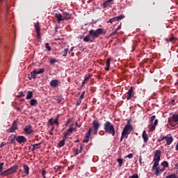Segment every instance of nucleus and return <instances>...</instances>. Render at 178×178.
Listing matches in <instances>:
<instances>
[{"label": "nucleus", "mask_w": 178, "mask_h": 178, "mask_svg": "<svg viewBox=\"0 0 178 178\" xmlns=\"http://www.w3.org/2000/svg\"><path fill=\"white\" fill-rule=\"evenodd\" d=\"M161 150H156L153 158L154 163L152 168V170L154 172V175L156 176H159V175H161L164 172L163 168L159 167V162L161 161Z\"/></svg>", "instance_id": "f257e3e1"}, {"label": "nucleus", "mask_w": 178, "mask_h": 178, "mask_svg": "<svg viewBox=\"0 0 178 178\" xmlns=\"http://www.w3.org/2000/svg\"><path fill=\"white\" fill-rule=\"evenodd\" d=\"M3 165H5V163H0V176H1V177H6L8 176H10V175H15V173H16V172H17V170L19 169V166H17V165H15L3 171Z\"/></svg>", "instance_id": "f03ea898"}, {"label": "nucleus", "mask_w": 178, "mask_h": 178, "mask_svg": "<svg viewBox=\"0 0 178 178\" xmlns=\"http://www.w3.org/2000/svg\"><path fill=\"white\" fill-rule=\"evenodd\" d=\"M133 131V125L130 122H127V124L123 128L122 132L121 134L120 143L124 140V138H128L129 134Z\"/></svg>", "instance_id": "7ed1b4c3"}, {"label": "nucleus", "mask_w": 178, "mask_h": 178, "mask_svg": "<svg viewBox=\"0 0 178 178\" xmlns=\"http://www.w3.org/2000/svg\"><path fill=\"white\" fill-rule=\"evenodd\" d=\"M89 34L93 40H95V38H98V37H99L101 34H106V32L104 31V29L99 28L96 31L91 29L90 31H89Z\"/></svg>", "instance_id": "20e7f679"}, {"label": "nucleus", "mask_w": 178, "mask_h": 178, "mask_svg": "<svg viewBox=\"0 0 178 178\" xmlns=\"http://www.w3.org/2000/svg\"><path fill=\"white\" fill-rule=\"evenodd\" d=\"M104 129L108 134H111L113 136H115V127H113V124L111 122L106 121L104 124Z\"/></svg>", "instance_id": "39448f33"}, {"label": "nucleus", "mask_w": 178, "mask_h": 178, "mask_svg": "<svg viewBox=\"0 0 178 178\" xmlns=\"http://www.w3.org/2000/svg\"><path fill=\"white\" fill-rule=\"evenodd\" d=\"M156 118V116L155 115H152L150 118L149 124L148 126L149 133H152L155 130L156 126H158V120H155Z\"/></svg>", "instance_id": "423d86ee"}, {"label": "nucleus", "mask_w": 178, "mask_h": 178, "mask_svg": "<svg viewBox=\"0 0 178 178\" xmlns=\"http://www.w3.org/2000/svg\"><path fill=\"white\" fill-rule=\"evenodd\" d=\"M73 126H74V123L70 125V128L64 132L65 135L63 136V137L67 138V137L72 136V133H73V131H76V127H74Z\"/></svg>", "instance_id": "0eeeda50"}, {"label": "nucleus", "mask_w": 178, "mask_h": 178, "mask_svg": "<svg viewBox=\"0 0 178 178\" xmlns=\"http://www.w3.org/2000/svg\"><path fill=\"white\" fill-rule=\"evenodd\" d=\"M44 72H45V69L44 68H41L38 71L33 70L31 73V76L29 77L30 80H31V79H35V77H37L36 74H42V73H44Z\"/></svg>", "instance_id": "6e6552de"}, {"label": "nucleus", "mask_w": 178, "mask_h": 178, "mask_svg": "<svg viewBox=\"0 0 178 178\" xmlns=\"http://www.w3.org/2000/svg\"><path fill=\"white\" fill-rule=\"evenodd\" d=\"M60 117V115H58L54 120L53 118H50L49 120V126H54V124H56V126H59V118Z\"/></svg>", "instance_id": "1a4fd4ad"}, {"label": "nucleus", "mask_w": 178, "mask_h": 178, "mask_svg": "<svg viewBox=\"0 0 178 178\" xmlns=\"http://www.w3.org/2000/svg\"><path fill=\"white\" fill-rule=\"evenodd\" d=\"M92 126H93L94 134H97L98 130H99V126H101V124L99 123L98 121L97 120H93Z\"/></svg>", "instance_id": "9d476101"}, {"label": "nucleus", "mask_w": 178, "mask_h": 178, "mask_svg": "<svg viewBox=\"0 0 178 178\" xmlns=\"http://www.w3.org/2000/svg\"><path fill=\"white\" fill-rule=\"evenodd\" d=\"M164 140H165L167 145H170L173 143V137L171 134L164 136Z\"/></svg>", "instance_id": "9b49d317"}, {"label": "nucleus", "mask_w": 178, "mask_h": 178, "mask_svg": "<svg viewBox=\"0 0 178 178\" xmlns=\"http://www.w3.org/2000/svg\"><path fill=\"white\" fill-rule=\"evenodd\" d=\"M17 130V124L14 121L13 125L8 129V133H15Z\"/></svg>", "instance_id": "f8f14e48"}, {"label": "nucleus", "mask_w": 178, "mask_h": 178, "mask_svg": "<svg viewBox=\"0 0 178 178\" xmlns=\"http://www.w3.org/2000/svg\"><path fill=\"white\" fill-rule=\"evenodd\" d=\"M133 97H134V93L133 92V87H131L127 92V101H129V99H131Z\"/></svg>", "instance_id": "ddd939ff"}, {"label": "nucleus", "mask_w": 178, "mask_h": 178, "mask_svg": "<svg viewBox=\"0 0 178 178\" xmlns=\"http://www.w3.org/2000/svg\"><path fill=\"white\" fill-rule=\"evenodd\" d=\"M16 141L19 144H22L23 143H26V141H27V139L23 136H19L16 138Z\"/></svg>", "instance_id": "4468645a"}, {"label": "nucleus", "mask_w": 178, "mask_h": 178, "mask_svg": "<svg viewBox=\"0 0 178 178\" xmlns=\"http://www.w3.org/2000/svg\"><path fill=\"white\" fill-rule=\"evenodd\" d=\"M24 131L26 133V134H31V133H33V129L31 125L29 124L25 126Z\"/></svg>", "instance_id": "2eb2a0df"}, {"label": "nucleus", "mask_w": 178, "mask_h": 178, "mask_svg": "<svg viewBox=\"0 0 178 178\" xmlns=\"http://www.w3.org/2000/svg\"><path fill=\"white\" fill-rule=\"evenodd\" d=\"M60 83V82L59 81V80L54 79L50 81V86H51V87L56 88V87H58V86H59Z\"/></svg>", "instance_id": "dca6fc26"}, {"label": "nucleus", "mask_w": 178, "mask_h": 178, "mask_svg": "<svg viewBox=\"0 0 178 178\" xmlns=\"http://www.w3.org/2000/svg\"><path fill=\"white\" fill-rule=\"evenodd\" d=\"M56 17L57 19L58 23H60V22H63V20H65L63 18V15L59 13H56Z\"/></svg>", "instance_id": "f3484780"}, {"label": "nucleus", "mask_w": 178, "mask_h": 178, "mask_svg": "<svg viewBox=\"0 0 178 178\" xmlns=\"http://www.w3.org/2000/svg\"><path fill=\"white\" fill-rule=\"evenodd\" d=\"M142 138H143V141L145 143H148V134H147V131H143L142 134Z\"/></svg>", "instance_id": "a211bd4d"}, {"label": "nucleus", "mask_w": 178, "mask_h": 178, "mask_svg": "<svg viewBox=\"0 0 178 178\" xmlns=\"http://www.w3.org/2000/svg\"><path fill=\"white\" fill-rule=\"evenodd\" d=\"M66 140H67V138H66V136H63V140L59 142L58 147H59L60 148L63 147L65 145V143H66Z\"/></svg>", "instance_id": "6ab92c4d"}, {"label": "nucleus", "mask_w": 178, "mask_h": 178, "mask_svg": "<svg viewBox=\"0 0 178 178\" xmlns=\"http://www.w3.org/2000/svg\"><path fill=\"white\" fill-rule=\"evenodd\" d=\"M92 74H89L88 76H86V78L82 82V87H84V86L87 84V82L88 81V80H90V77H92Z\"/></svg>", "instance_id": "aec40b11"}, {"label": "nucleus", "mask_w": 178, "mask_h": 178, "mask_svg": "<svg viewBox=\"0 0 178 178\" xmlns=\"http://www.w3.org/2000/svg\"><path fill=\"white\" fill-rule=\"evenodd\" d=\"M24 172L25 174V176H27L30 173V168H29V165H24Z\"/></svg>", "instance_id": "412c9836"}, {"label": "nucleus", "mask_w": 178, "mask_h": 178, "mask_svg": "<svg viewBox=\"0 0 178 178\" xmlns=\"http://www.w3.org/2000/svg\"><path fill=\"white\" fill-rule=\"evenodd\" d=\"M94 40H91V35L90 33L83 38L84 42H93Z\"/></svg>", "instance_id": "4be33fe9"}, {"label": "nucleus", "mask_w": 178, "mask_h": 178, "mask_svg": "<svg viewBox=\"0 0 178 178\" xmlns=\"http://www.w3.org/2000/svg\"><path fill=\"white\" fill-rule=\"evenodd\" d=\"M63 17L64 20H67V19H70L72 15H70V13H69L67 12H63Z\"/></svg>", "instance_id": "5701e85b"}, {"label": "nucleus", "mask_w": 178, "mask_h": 178, "mask_svg": "<svg viewBox=\"0 0 178 178\" xmlns=\"http://www.w3.org/2000/svg\"><path fill=\"white\" fill-rule=\"evenodd\" d=\"M165 41H167V42H175V41H176V38H175V36L173 35H171L165 38Z\"/></svg>", "instance_id": "b1692460"}, {"label": "nucleus", "mask_w": 178, "mask_h": 178, "mask_svg": "<svg viewBox=\"0 0 178 178\" xmlns=\"http://www.w3.org/2000/svg\"><path fill=\"white\" fill-rule=\"evenodd\" d=\"M106 67H105V70L106 72L109 71V68L111 67V58H108L106 62Z\"/></svg>", "instance_id": "393cba45"}, {"label": "nucleus", "mask_w": 178, "mask_h": 178, "mask_svg": "<svg viewBox=\"0 0 178 178\" xmlns=\"http://www.w3.org/2000/svg\"><path fill=\"white\" fill-rule=\"evenodd\" d=\"M161 166H163V170H165V168H169V163H168V161H164L161 163Z\"/></svg>", "instance_id": "a878e982"}, {"label": "nucleus", "mask_w": 178, "mask_h": 178, "mask_svg": "<svg viewBox=\"0 0 178 178\" xmlns=\"http://www.w3.org/2000/svg\"><path fill=\"white\" fill-rule=\"evenodd\" d=\"M37 104H38V102H37V99H31L30 105H31V106H35L37 105Z\"/></svg>", "instance_id": "bb28decb"}, {"label": "nucleus", "mask_w": 178, "mask_h": 178, "mask_svg": "<svg viewBox=\"0 0 178 178\" xmlns=\"http://www.w3.org/2000/svg\"><path fill=\"white\" fill-rule=\"evenodd\" d=\"M112 1L113 0L106 1L103 4L104 8H108V6H109V5H111V3H112Z\"/></svg>", "instance_id": "cd10ccee"}, {"label": "nucleus", "mask_w": 178, "mask_h": 178, "mask_svg": "<svg viewBox=\"0 0 178 178\" xmlns=\"http://www.w3.org/2000/svg\"><path fill=\"white\" fill-rule=\"evenodd\" d=\"M33 98V92L28 91L26 97V99H31Z\"/></svg>", "instance_id": "c85d7f7f"}, {"label": "nucleus", "mask_w": 178, "mask_h": 178, "mask_svg": "<svg viewBox=\"0 0 178 178\" xmlns=\"http://www.w3.org/2000/svg\"><path fill=\"white\" fill-rule=\"evenodd\" d=\"M83 152V146H80L79 149H76L75 152V156Z\"/></svg>", "instance_id": "c756f323"}, {"label": "nucleus", "mask_w": 178, "mask_h": 178, "mask_svg": "<svg viewBox=\"0 0 178 178\" xmlns=\"http://www.w3.org/2000/svg\"><path fill=\"white\" fill-rule=\"evenodd\" d=\"M117 162L118 163V166L120 168H122V166H123V159H118Z\"/></svg>", "instance_id": "7c9ffc66"}, {"label": "nucleus", "mask_w": 178, "mask_h": 178, "mask_svg": "<svg viewBox=\"0 0 178 178\" xmlns=\"http://www.w3.org/2000/svg\"><path fill=\"white\" fill-rule=\"evenodd\" d=\"M172 122H174L175 123H177L178 122V115L174 114L172 115Z\"/></svg>", "instance_id": "2f4dec72"}, {"label": "nucleus", "mask_w": 178, "mask_h": 178, "mask_svg": "<svg viewBox=\"0 0 178 178\" xmlns=\"http://www.w3.org/2000/svg\"><path fill=\"white\" fill-rule=\"evenodd\" d=\"M40 145H41V143H35L33 145V151H35V149H38L40 148Z\"/></svg>", "instance_id": "473e14b6"}, {"label": "nucleus", "mask_w": 178, "mask_h": 178, "mask_svg": "<svg viewBox=\"0 0 178 178\" xmlns=\"http://www.w3.org/2000/svg\"><path fill=\"white\" fill-rule=\"evenodd\" d=\"M68 52H69V49L67 48V49H65L61 52V54H62L63 56H67Z\"/></svg>", "instance_id": "72a5a7b5"}, {"label": "nucleus", "mask_w": 178, "mask_h": 178, "mask_svg": "<svg viewBox=\"0 0 178 178\" xmlns=\"http://www.w3.org/2000/svg\"><path fill=\"white\" fill-rule=\"evenodd\" d=\"M56 63H58V60H56V58H51L49 60V63L51 65H55Z\"/></svg>", "instance_id": "f704fd0d"}, {"label": "nucleus", "mask_w": 178, "mask_h": 178, "mask_svg": "<svg viewBox=\"0 0 178 178\" xmlns=\"http://www.w3.org/2000/svg\"><path fill=\"white\" fill-rule=\"evenodd\" d=\"M91 131H92V128H90L87 134H86V137L88 138H90V136H91Z\"/></svg>", "instance_id": "c9c22d12"}, {"label": "nucleus", "mask_w": 178, "mask_h": 178, "mask_svg": "<svg viewBox=\"0 0 178 178\" xmlns=\"http://www.w3.org/2000/svg\"><path fill=\"white\" fill-rule=\"evenodd\" d=\"M35 29L36 31H40V23L39 22H36L35 24Z\"/></svg>", "instance_id": "e433bc0d"}, {"label": "nucleus", "mask_w": 178, "mask_h": 178, "mask_svg": "<svg viewBox=\"0 0 178 178\" xmlns=\"http://www.w3.org/2000/svg\"><path fill=\"white\" fill-rule=\"evenodd\" d=\"M117 34H118V29H115V31L108 35V38H111V37H113Z\"/></svg>", "instance_id": "4c0bfd02"}, {"label": "nucleus", "mask_w": 178, "mask_h": 178, "mask_svg": "<svg viewBox=\"0 0 178 178\" xmlns=\"http://www.w3.org/2000/svg\"><path fill=\"white\" fill-rule=\"evenodd\" d=\"M24 97H26V95L23 92H19V95H17V98H23Z\"/></svg>", "instance_id": "58836bf2"}, {"label": "nucleus", "mask_w": 178, "mask_h": 178, "mask_svg": "<svg viewBox=\"0 0 178 178\" xmlns=\"http://www.w3.org/2000/svg\"><path fill=\"white\" fill-rule=\"evenodd\" d=\"M117 22H119V20H122V19H124V15H121L120 16L115 17Z\"/></svg>", "instance_id": "ea45409f"}, {"label": "nucleus", "mask_w": 178, "mask_h": 178, "mask_svg": "<svg viewBox=\"0 0 178 178\" xmlns=\"http://www.w3.org/2000/svg\"><path fill=\"white\" fill-rule=\"evenodd\" d=\"M165 178H178L177 175L176 174H170V175H168Z\"/></svg>", "instance_id": "a19ab883"}, {"label": "nucleus", "mask_w": 178, "mask_h": 178, "mask_svg": "<svg viewBox=\"0 0 178 178\" xmlns=\"http://www.w3.org/2000/svg\"><path fill=\"white\" fill-rule=\"evenodd\" d=\"M113 22H118V20L116 19V17L108 19V21H107V23H113Z\"/></svg>", "instance_id": "79ce46f5"}, {"label": "nucleus", "mask_w": 178, "mask_h": 178, "mask_svg": "<svg viewBox=\"0 0 178 178\" xmlns=\"http://www.w3.org/2000/svg\"><path fill=\"white\" fill-rule=\"evenodd\" d=\"M40 172H41L42 177L47 178V177H45V175H47V171H45V170L42 169Z\"/></svg>", "instance_id": "37998d69"}, {"label": "nucleus", "mask_w": 178, "mask_h": 178, "mask_svg": "<svg viewBox=\"0 0 178 178\" xmlns=\"http://www.w3.org/2000/svg\"><path fill=\"white\" fill-rule=\"evenodd\" d=\"M45 48L46 49H48V51H51V46H49V43L45 44Z\"/></svg>", "instance_id": "c03bdc74"}, {"label": "nucleus", "mask_w": 178, "mask_h": 178, "mask_svg": "<svg viewBox=\"0 0 178 178\" xmlns=\"http://www.w3.org/2000/svg\"><path fill=\"white\" fill-rule=\"evenodd\" d=\"M163 140H165V136H161L157 141L158 143H161V141H163Z\"/></svg>", "instance_id": "a18cd8bd"}, {"label": "nucleus", "mask_w": 178, "mask_h": 178, "mask_svg": "<svg viewBox=\"0 0 178 178\" xmlns=\"http://www.w3.org/2000/svg\"><path fill=\"white\" fill-rule=\"evenodd\" d=\"M37 33V38L38 40H41V33L40 31H36Z\"/></svg>", "instance_id": "49530a36"}, {"label": "nucleus", "mask_w": 178, "mask_h": 178, "mask_svg": "<svg viewBox=\"0 0 178 178\" xmlns=\"http://www.w3.org/2000/svg\"><path fill=\"white\" fill-rule=\"evenodd\" d=\"M86 94V92H82L81 96L79 97V99H81V101H82L83 98H84V95Z\"/></svg>", "instance_id": "de8ad7c7"}, {"label": "nucleus", "mask_w": 178, "mask_h": 178, "mask_svg": "<svg viewBox=\"0 0 178 178\" xmlns=\"http://www.w3.org/2000/svg\"><path fill=\"white\" fill-rule=\"evenodd\" d=\"M90 141V138H87L86 137L83 140V143H88Z\"/></svg>", "instance_id": "09e8293b"}, {"label": "nucleus", "mask_w": 178, "mask_h": 178, "mask_svg": "<svg viewBox=\"0 0 178 178\" xmlns=\"http://www.w3.org/2000/svg\"><path fill=\"white\" fill-rule=\"evenodd\" d=\"M126 158H129V159H131V158H133V153H130L128 155H127Z\"/></svg>", "instance_id": "8fccbe9b"}, {"label": "nucleus", "mask_w": 178, "mask_h": 178, "mask_svg": "<svg viewBox=\"0 0 178 178\" xmlns=\"http://www.w3.org/2000/svg\"><path fill=\"white\" fill-rule=\"evenodd\" d=\"M72 122V118H69L66 122L65 126H67L69 124H70V122Z\"/></svg>", "instance_id": "3c124183"}, {"label": "nucleus", "mask_w": 178, "mask_h": 178, "mask_svg": "<svg viewBox=\"0 0 178 178\" xmlns=\"http://www.w3.org/2000/svg\"><path fill=\"white\" fill-rule=\"evenodd\" d=\"M129 178H138V175L135 174L131 176H130Z\"/></svg>", "instance_id": "603ef678"}, {"label": "nucleus", "mask_w": 178, "mask_h": 178, "mask_svg": "<svg viewBox=\"0 0 178 178\" xmlns=\"http://www.w3.org/2000/svg\"><path fill=\"white\" fill-rule=\"evenodd\" d=\"M139 163L140 165H143V158L141 156H139Z\"/></svg>", "instance_id": "864d4df0"}, {"label": "nucleus", "mask_w": 178, "mask_h": 178, "mask_svg": "<svg viewBox=\"0 0 178 178\" xmlns=\"http://www.w3.org/2000/svg\"><path fill=\"white\" fill-rule=\"evenodd\" d=\"M5 145H6V143H5V142H2L0 145V148H3V147H5Z\"/></svg>", "instance_id": "5fc2aeb1"}, {"label": "nucleus", "mask_w": 178, "mask_h": 178, "mask_svg": "<svg viewBox=\"0 0 178 178\" xmlns=\"http://www.w3.org/2000/svg\"><path fill=\"white\" fill-rule=\"evenodd\" d=\"M80 104H81V99H79L76 102V106H79L80 105Z\"/></svg>", "instance_id": "6e6d98bb"}, {"label": "nucleus", "mask_w": 178, "mask_h": 178, "mask_svg": "<svg viewBox=\"0 0 178 178\" xmlns=\"http://www.w3.org/2000/svg\"><path fill=\"white\" fill-rule=\"evenodd\" d=\"M57 102H58V104H60V102H62V99L60 97H58L57 99Z\"/></svg>", "instance_id": "4d7b16f0"}, {"label": "nucleus", "mask_w": 178, "mask_h": 178, "mask_svg": "<svg viewBox=\"0 0 178 178\" xmlns=\"http://www.w3.org/2000/svg\"><path fill=\"white\" fill-rule=\"evenodd\" d=\"M175 102H176V100H175V99H171V101L170 102V104H175Z\"/></svg>", "instance_id": "13d9d810"}, {"label": "nucleus", "mask_w": 178, "mask_h": 178, "mask_svg": "<svg viewBox=\"0 0 178 178\" xmlns=\"http://www.w3.org/2000/svg\"><path fill=\"white\" fill-rule=\"evenodd\" d=\"M49 134H50V136H53L54 135L53 131H51V130L49 131Z\"/></svg>", "instance_id": "bf43d9fd"}, {"label": "nucleus", "mask_w": 178, "mask_h": 178, "mask_svg": "<svg viewBox=\"0 0 178 178\" xmlns=\"http://www.w3.org/2000/svg\"><path fill=\"white\" fill-rule=\"evenodd\" d=\"M120 29H122V26H119L115 30H118V31H119Z\"/></svg>", "instance_id": "052dcab7"}, {"label": "nucleus", "mask_w": 178, "mask_h": 178, "mask_svg": "<svg viewBox=\"0 0 178 178\" xmlns=\"http://www.w3.org/2000/svg\"><path fill=\"white\" fill-rule=\"evenodd\" d=\"M54 129H55V127H53L51 129V131H54Z\"/></svg>", "instance_id": "680f3d73"}, {"label": "nucleus", "mask_w": 178, "mask_h": 178, "mask_svg": "<svg viewBox=\"0 0 178 178\" xmlns=\"http://www.w3.org/2000/svg\"><path fill=\"white\" fill-rule=\"evenodd\" d=\"M70 51H73V47L71 48V50H70Z\"/></svg>", "instance_id": "e2e57ef3"}, {"label": "nucleus", "mask_w": 178, "mask_h": 178, "mask_svg": "<svg viewBox=\"0 0 178 178\" xmlns=\"http://www.w3.org/2000/svg\"><path fill=\"white\" fill-rule=\"evenodd\" d=\"M76 126H79V124L76 122Z\"/></svg>", "instance_id": "0e129e2a"}, {"label": "nucleus", "mask_w": 178, "mask_h": 178, "mask_svg": "<svg viewBox=\"0 0 178 178\" xmlns=\"http://www.w3.org/2000/svg\"><path fill=\"white\" fill-rule=\"evenodd\" d=\"M3 0H0V2H2Z\"/></svg>", "instance_id": "69168bd1"}]
</instances>
